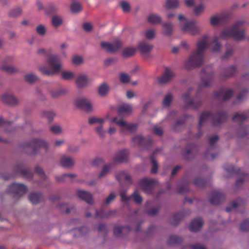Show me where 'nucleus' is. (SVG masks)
<instances>
[{
    "label": "nucleus",
    "instance_id": "4d7b16f0",
    "mask_svg": "<svg viewBox=\"0 0 249 249\" xmlns=\"http://www.w3.org/2000/svg\"><path fill=\"white\" fill-rule=\"evenodd\" d=\"M22 13L20 8H16L12 10L9 13V16L11 18H16L19 16Z\"/></svg>",
    "mask_w": 249,
    "mask_h": 249
},
{
    "label": "nucleus",
    "instance_id": "603ef678",
    "mask_svg": "<svg viewBox=\"0 0 249 249\" xmlns=\"http://www.w3.org/2000/svg\"><path fill=\"white\" fill-rule=\"evenodd\" d=\"M163 27L164 30V35L166 36H170L172 34L173 26L172 25L169 23H165L163 24Z\"/></svg>",
    "mask_w": 249,
    "mask_h": 249
},
{
    "label": "nucleus",
    "instance_id": "473e14b6",
    "mask_svg": "<svg viewBox=\"0 0 249 249\" xmlns=\"http://www.w3.org/2000/svg\"><path fill=\"white\" fill-rule=\"evenodd\" d=\"M160 151V149H157L155 150L154 151L152 155H151L150 157V159L151 160L152 162V169L151 172L152 174H156L157 173L159 168V165L157 161L154 159V157L157 153H159Z\"/></svg>",
    "mask_w": 249,
    "mask_h": 249
},
{
    "label": "nucleus",
    "instance_id": "2f4dec72",
    "mask_svg": "<svg viewBox=\"0 0 249 249\" xmlns=\"http://www.w3.org/2000/svg\"><path fill=\"white\" fill-rule=\"evenodd\" d=\"M189 191V183L185 182L184 179H182L177 187V193L181 194L188 192Z\"/></svg>",
    "mask_w": 249,
    "mask_h": 249
},
{
    "label": "nucleus",
    "instance_id": "79ce46f5",
    "mask_svg": "<svg viewBox=\"0 0 249 249\" xmlns=\"http://www.w3.org/2000/svg\"><path fill=\"white\" fill-rule=\"evenodd\" d=\"M182 239L181 237L176 235H171L167 241V244L170 245L178 244L181 243Z\"/></svg>",
    "mask_w": 249,
    "mask_h": 249
},
{
    "label": "nucleus",
    "instance_id": "69168bd1",
    "mask_svg": "<svg viewBox=\"0 0 249 249\" xmlns=\"http://www.w3.org/2000/svg\"><path fill=\"white\" fill-rule=\"evenodd\" d=\"M134 197V201L137 204H141L142 201V197L140 195V194L137 191L134 192L131 195V197Z\"/></svg>",
    "mask_w": 249,
    "mask_h": 249
},
{
    "label": "nucleus",
    "instance_id": "c9c22d12",
    "mask_svg": "<svg viewBox=\"0 0 249 249\" xmlns=\"http://www.w3.org/2000/svg\"><path fill=\"white\" fill-rule=\"evenodd\" d=\"M136 49L133 47H128L124 48L122 52V55L124 57L128 58L133 56L136 53Z\"/></svg>",
    "mask_w": 249,
    "mask_h": 249
},
{
    "label": "nucleus",
    "instance_id": "423d86ee",
    "mask_svg": "<svg viewBox=\"0 0 249 249\" xmlns=\"http://www.w3.org/2000/svg\"><path fill=\"white\" fill-rule=\"evenodd\" d=\"M178 20L180 22L181 30L184 32H189L192 35H195L199 33V29L196 25L195 20L188 21L183 15L178 16Z\"/></svg>",
    "mask_w": 249,
    "mask_h": 249
},
{
    "label": "nucleus",
    "instance_id": "09e8293b",
    "mask_svg": "<svg viewBox=\"0 0 249 249\" xmlns=\"http://www.w3.org/2000/svg\"><path fill=\"white\" fill-rule=\"evenodd\" d=\"M111 166V164H107L105 165L103 167L101 173L99 174V178H101L107 175L110 171Z\"/></svg>",
    "mask_w": 249,
    "mask_h": 249
},
{
    "label": "nucleus",
    "instance_id": "f8f14e48",
    "mask_svg": "<svg viewBox=\"0 0 249 249\" xmlns=\"http://www.w3.org/2000/svg\"><path fill=\"white\" fill-rule=\"evenodd\" d=\"M132 141L135 144L145 148H148L152 144V140L150 136L143 137L139 135L132 139Z\"/></svg>",
    "mask_w": 249,
    "mask_h": 249
},
{
    "label": "nucleus",
    "instance_id": "72a5a7b5",
    "mask_svg": "<svg viewBox=\"0 0 249 249\" xmlns=\"http://www.w3.org/2000/svg\"><path fill=\"white\" fill-rule=\"evenodd\" d=\"M109 87L106 83L101 84L98 89V92L101 96H105L109 92Z\"/></svg>",
    "mask_w": 249,
    "mask_h": 249
},
{
    "label": "nucleus",
    "instance_id": "9d476101",
    "mask_svg": "<svg viewBox=\"0 0 249 249\" xmlns=\"http://www.w3.org/2000/svg\"><path fill=\"white\" fill-rule=\"evenodd\" d=\"M212 67L208 66L203 69L201 72V79L203 86L208 87L210 86L213 77V73L212 72Z\"/></svg>",
    "mask_w": 249,
    "mask_h": 249
},
{
    "label": "nucleus",
    "instance_id": "f704fd0d",
    "mask_svg": "<svg viewBox=\"0 0 249 249\" xmlns=\"http://www.w3.org/2000/svg\"><path fill=\"white\" fill-rule=\"evenodd\" d=\"M132 109V106L129 104H123L120 106L118 108L119 114H129Z\"/></svg>",
    "mask_w": 249,
    "mask_h": 249
},
{
    "label": "nucleus",
    "instance_id": "6ab92c4d",
    "mask_svg": "<svg viewBox=\"0 0 249 249\" xmlns=\"http://www.w3.org/2000/svg\"><path fill=\"white\" fill-rule=\"evenodd\" d=\"M60 163L62 167L67 169L71 168L75 164V162L72 158L65 155L61 157L60 160Z\"/></svg>",
    "mask_w": 249,
    "mask_h": 249
},
{
    "label": "nucleus",
    "instance_id": "8fccbe9b",
    "mask_svg": "<svg viewBox=\"0 0 249 249\" xmlns=\"http://www.w3.org/2000/svg\"><path fill=\"white\" fill-rule=\"evenodd\" d=\"M21 176L27 179H31L33 178V174L29 170L22 169L18 171Z\"/></svg>",
    "mask_w": 249,
    "mask_h": 249
},
{
    "label": "nucleus",
    "instance_id": "4c0bfd02",
    "mask_svg": "<svg viewBox=\"0 0 249 249\" xmlns=\"http://www.w3.org/2000/svg\"><path fill=\"white\" fill-rule=\"evenodd\" d=\"M196 147L194 144H189L187 145L186 149L183 153V155L186 160H190L189 156L193 152L194 150H196Z\"/></svg>",
    "mask_w": 249,
    "mask_h": 249
},
{
    "label": "nucleus",
    "instance_id": "c03bdc74",
    "mask_svg": "<svg viewBox=\"0 0 249 249\" xmlns=\"http://www.w3.org/2000/svg\"><path fill=\"white\" fill-rule=\"evenodd\" d=\"M184 214L182 212H179L175 213L173 216L172 224L175 226L178 224L184 217Z\"/></svg>",
    "mask_w": 249,
    "mask_h": 249
},
{
    "label": "nucleus",
    "instance_id": "aec40b11",
    "mask_svg": "<svg viewBox=\"0 0 249 249\" xmlns=\"http://www.w3.org/2000/svg\"><path fill=\"white\" fill-rule=\"evenodd\" d=\"M236 72V69L234 66L224 69L221 72L220 76L222 79H226L233 76Z\"/></svg>",
    "mask_w": 249,
    "mask_h": 249
},
{
    "label": "nucleus",
    "instance_id": "a878e982",
    "mask_svg": "<svg viewBox=\"0 0 249 249\" xmlns=\"http://www.w3.org/2000/svg\"><path fill=\"white\" fill-rule=\"evenodd\" d=\"M77 195L79 198L85 201L88 203L89 204H93V198L89 193L83 190H78L77 191Z\"/></svg>",
    "mask_w": 249,
    "mask_h": 249
},
{
    "label": "nucleus",
    "instance_id": "5fc2aeb1",
    "mask_svg": "<svg viewBox=\"0 0 249 249\" xmlns=\"http://www.w3.org/2000/svg\"><path fill=\"white\" fill-rule=\"evenodd\" d=\"M35 173L37 174L40 178L42 181L46 179V175L43 169L38 166L36 167Z\"/></svg>",
    "mask_w": 249,
    "mask_h": 249
},
{
    "label": "nucleus",
    "instance_id": "cd10ccee",
    "mask_svg": "<svg viewBox=\"0 0 249 249\" xmlns=\"http://www.w3.org/2000/svg\"><path fill=\"white\" fill-rule=\"evenodd\" d=\"M2 101L8 105H15L18 104L17 99L12 94H5L2 96Z\"/></svg>",
    "mask_w": 249,
    "mask_h": 249
},
{
    "label": "nucleus",
    "instance_id": "37998d69",
    "mask_svg": "<svg viewBox=\"0 0 249 249\" xmlns=\"http://www.w3.org/2000/svg\"><path fill=\"white\" fill-rule=\"evenodd\" d=\"M58 8L53 3H49L45 8V13L47 15H50L57 11Z\"/></svg>",
    "mask_w": 249,
    "mask_h": 249
},
{
    "label": "nucleus",
    "instance_id": "f257e3e1",
    "mask_svg": "<svg viewBox=\"0 0 249 249\" xmlns=\"http://www.w3.org/2000/svg\"><path fill=\"white\" fill-rule=\"evenodd\" d=\"M208 36L205 35L201 40L197 42V50L192 53L185 63L186 69L195 68L200 66L203 64L204 52L208 46Z\"/></svg>",
    "mask_w": 249,
    "mask_h": 249
},
{
    "label": "nucleus",
    "instance_id": "7c9ffc66",
    "mask_svg": "<svg viewBox=\"0 0 249 249\" xmlns=\"http://www.w3.org/2000/svg\"><path fill=\"white\" fill-rule=\"evenodd\" d=\"M153 48L152 45L145 42H141L138 45V48L142 54L150 52Z\"/></svg>",
    "mask_w": 249,
    "mask_h": 249
},
{
    "label": "nucleus",
    "instance_id": "a211bd4d",
    "mask_svg": "<svg viewBox=\"0 0 249 249\" xmlns=\"http://www.w3.org/2000/svg\"><path fill=\"white\" fill-rule=\"evenodd\" d=\"M200 89L197 91L196 95L192 100H189L185 104V107H191L194 109H198L201 106L202 101L200 99L198 98V95L199 93Z\"/></svg>",
    "mask_w": 249,
    "mask_h": 249
},
{
    "label": "nucleus",
    "instance_id": "39448f33",
    "mask_svg": "<svg viewBox=\"0 0 249 249\" xmlns=\"http://www.w3.org/2000/svg\"><path fill=\"white\" fill-rule=\"evenodd\" d=\"M48 65L52 67V70H49L45 67L39 68V71L43 75L50 76L58 72L61 68L60 58L58 55H51L47 60Z\"/></svg>",
    "mask_w": 249,
    "mask_h": 249
},
{
    "label": "nucleus",
    "instance_id": "2eb2a0df",
    "mask_svg": "<svg viewBox=\"0 0 249 249\" xmlns=\"http://www.w3.org/2000/svg\"><path fill=\"white\" fill-rule=\"evenodd\" d=\"M233 91L231 89H226L224 88H221L218 91L214 93V96L218 100L223 101L228 100L233 95Z\"/></svg>",
    "mask_w": 249,
    "mask_h": 249
},
{
    "label": "nucleus",
    "instance_id": "393cba45",
    "mask_svg": "<svg viewBox=\"0 0 249 249\" xmlns=\"http://www.w3.org/2000/svg\"><path fill=\"white\" fill-rule=\"evenodd\" d=\"M115 176L116 179L120 183L124 180L126 181L129 185L131 184L133 182L131 176L124 171H120L117 172Z\"/></svg>",
    "mask_w": 249,
    "mask_h": 249
},
{
    "label": "nucleus",
    "instance_id": "4468645a",
    "mask_svg": "<svg viewBox=\"0 0 249 249\" xmlns=\"http://www.w3.org/2000/svg\"><path fill=\"white\" fill-rule=\"evenodd\" d=\"M218 139L219 138L217 135H214L210 138L209 143L211 147L207 150L205 154L206 159L213 160L216 157V155L213 153L212 151L215 148L214 144L218 141Z\"/></svg>",
    "mask_w": 249,
    "mask_h": 249
},
{
    "label": "nucleus",
    "instance_id": "338daca9",
    "mask_svg": "<svg viewBox=\"0 0 249 249\" xmlns=\"http://www.w3.org/2000/svg\"><path fill=\"white\" fill-rule=\"evenodd\" d=\"M242 200L241 198L237 199V202L235 201L233 202L230 206L226 208V212H230L232 210V209L237 208L238 205L240 204V201Z\"/></svg>",
    "mask_w": 249,
    "mask_h": 249
},
{
    "label": "nucleus",
    "instance_id": "c756f323",
    "mask_svg": "<svg viewBox=\"0 0 249 249\" xmlns=\"http://www.w3.org/2000/svg\"><path fill=\"white\" fill-rule=\"evenodd\" d=\"M76 177V175L74 174H65L61 176H56L55 178L59 182H65L72 181Z\"/></svg>",
    "mask_w": 249,
    "mask_h": 249
},
{
    "label": "nucleus",
    "instance_id": "de8ad7c7",
    "mask_svg": "<svg viewBox=\"0 0 249 249\" xmlns=\"http://www.w3.org/2000/svg\"><path fill=\"white\" fill-rule=\"evenodd\" d=\"M105 121L104 119L96 117L95 116H92L89 118V123L90 124H99L100 125L103 124Z\"/></svg>",
    "mask_w": 249,
    "mask_h": 249
},
{
    "label": "nucleus",
    "instance_id": "dca6fc26",
    "mask_svg": "<svg viewBox=\"0 0 249 249\" xmlns=\"http://www.w3.org/2000/svg\"><path fill=\"white\" fill-rule=\"evenodd\" d=\"M156 180L153 179L142 178L140 182V186L146 193L151 192Z\"/></svg>",
    "mask_w": 249,
    "mask_h": 249
},
{
    "label": "nucleus",
    "instance_id": "3c124183",
    "mask_svg": "<svg viewBox=\"0 0 249 249\" xmlns=\"http://www.w3.org/2000/svg\"><path fill=\"white\" fill-rule=\"evenodd\" d=\"M194 184L197 188H202L204 187L207 184V181L206 180L203 178H196L194 181Z\"/></svg>",
    "mask_w": 249,
    "mask_h": 249
},
{
    "label": "nucleus",
    "instance_id": "c85d7f7f",
    "mask_svg": "<svg viewBox=\"0 0 249 249\" xmlns=\"http://www.w3.org/2000/svg\"><path fill=\"white\" fill-rule=\"evenodd\" d=\"M29 200L34 204H36L43 200V196L40 193H35L29 196Z\"/></svg>",
    "mask_w": 249,
    "mask_h": 249
},
{
    "label": "nucleus",
    "instance_id": "412c9836",
    "mask_svg": "<svg viewBox=\"0 0 249 249\" xmlns=\"http://www.w3.org/2000/svg\"><path fill=\"white\" fill-rule=\"evenodd\" d=\"M204 222L202 218H196L192 221L190 225V230L193 232H197L199 231L202 228Z\"/></svg>",
    "mask_w": 249,
    "mask_h": 249
},
{
    "label": "nucleus",
    "instance_id": "49530a36",
    "mask_svg": "<svg viewBox=\"0 0 249 249\" xmlns=\"http://www.w3.org/2000/svg\"><path fill=\"white\" fill-rule=\"evenodd\" d=\"M67 90L66 89H60L51 92L52 96L53 98H57L66 93Z\"/></svg>",
    "mask_w": 249,
    "mask_h": 249
},
{
    "label": "nucleus",
    "instance_id": "7ed1b4c3",
    "mask_svg": "<svg viewBox=\"0 0 249 249\" xmlns=\"http://www.w3.org/2000/svg\"><path fill=\"white\" fill-rule=\"evenodd\" d=\"M243 20H239L236 22L233 26L229 28H226L222 30L221 37L226 39L229 37H232L235 40H241L245 38L244 30H240V27L244 23Z\"/></svg>",
    "mask_w": 249,
    "mask_h": 249
},
{
    "label": "nucleus",
    "instance_id": "0eeeda50",
    "mask_svg": "<svg viewBox=\"0 0 249 249\" xmlns=\"http://www.w3.org/2000/svg\"><path fill=\"white\" fill-rule=\"evenodd\" d=\"M102 49L109 53H115L120 51L123 46L122 41L117 39L113 43L102 41L100 43Z\"/></svg>",
    "mask_w": 249,
    "mask_h": 249
},
{
    "label": "nucleus",
    "instance_id": "bf43d9fd",
    "mask_svg": "<svg viewBox=\"0 0 249 249\" xmlns=\"http://www.w3.org/2000/svg\"><path fill=\"white\" fill-rule=\"evenodd\" d=\"M218 41V38L215 36L213 40V43H214V45L213 48V51L214 52H219L221 50V44Z\"/></svg>",
    "mask_w": 249,
    "mask_h": 249
},
{
    "label": "nucleus",
    "instance_id": "864d4df0",
    "mask_svg": "<svg viewBox=\"0 0 249 249\" xmlns=\"http://www.w3.org/2000/svg\"><path fill=\"white\" fill-rule=\"evenodd\" d=\"M41 116L42 118H46L48 121H51L53 119L55 114L51 111H43Z\"/></svg>",
    "mask_w": 249,
    "mask_h": 249
},
{
    "label": "nucleus",
    "instance_id": "6e6d98bb",
    "mask_svg": "<svg viewBox=\"0 0 249 249\" xmlns=\"http://www.w3.org/2000/svg\"><path fill=\"white\" fill-rule=\"evenodd\" d=\"M178 5V0H167L166 7L167 9L176 8Z\"/></svg>",
    "mask_w": 249,
    "mask_h": 249
},
{
    "label": "nucleus",
    "instance_id": "5701e85b",
    "mask_svg": "<svg viewBox=\"0 0 249 249\" xmlns=\"http://www.w3.org/2000/svg\"><path fill=\"white\" fill-rule=\"evenodd\" d=\"M13 60V58L11 57H7L6 58L3 65H2L0 68L1 69L7 73L12 74L17 72V70L14 67L7 66L6 64H10Z\"/></svg>",
    "mask_w": 249,
    "mask_h": 249
},
{
    "label": "nucleus",
    "instance_id": "1a4fd4ad",
    "mask_svg": "<svg viewBox=\"0 0 249 249\" xmlns=\"http://www.w3.org/2000/svg\"><path fill=\"white\" fill-rule=\"evenodd\" d=\"M27 191V187L23 184L14 183L11 184L8 189V193L14 195V197L21 196Z\"/></svg>",
    "mask_w": 249,
    "mask_h": 249
},
{
    "label": "nucleus",
    "instance_id": "f3484780",
    "mask_svg": "<svg viewBox=\"0 0 249 249\" xmlns=\"http://www.w3.org/2000/svg\"><path fill=\"white\" fill-rule=\"evenodd\" d=\"M225 196L222 193L213 191L209 198L211 203L213 205H218L224 201Z\"/></svg>",
    "mask_w": 249,
    "mask_h": 249
},
{
    "label": "nucleus",
    "instance_id": "f03ea898",
    "mask_svg": "<svg viewBox=\"0 0 249 249\" xmlns=\"http://www.w3.org/2000/svg\"><path fill=\"white\" fill-rule=\"evenodd\" d=\"M227 117V113L224 110L219 111L215 114H212L209 111L202 113L199 118L198 132L195 137L198 138L203 134L201 127L209 119H211L213 125L218 126L222 123L226 121Z\"/></svg>",
    "mask_w": 249,
    "mask_h": 249
},
{
    "label": "nucleus",
    "instance_id": "680f3d73",
    "mask_svg": "<svg viewBox=\"0 0 249 249\" xmlns=\"http://www.w3.org/2000/svg\"><path fill=\"white\" fill-rule=\"evenodd\" d=\"M25 79L27 82L32 83L37 80V77L34 74L29 73L25 76Z\"/></svg>",
    "mask_w": 249,
    "mask_h": 249
},
{
    "label": "nucleus",
    "instance_id": "774afa93",
    "mask_svg": "<svg viewBox=\"0 0 249 249\" xmlns=\"http://www.w3.org/2000/svg\"><path fill=\"white\" fill-rule=\"evenodd\" d=\"M240 229L242 231L249 230V219L245 220L240 225Z\"/></svg>",
    "mask_w": 249,
    "mask_h": 249
},
{
    "label": "nucleus",
    "instance_id": "13d9d810",
    "mask_svg": "<svg viewBox=\"0 0 249 249\" xmlns=\"http://www.w3.org/2000/svg\"><path fill=\"white\" fill-rule=\"evenodd\" d=\"M173 97L170 93L168 94L165 97L163 101V104L164 107H169L173 100Z\"/></svg>",
    "mask_w": 249,
    "mask_h": 249
},
{
    "label": "nucleus",
    "instance_id": "a19ab883",
    "mask_svg": "<svg viewBox=\"0 0 249 249\" xmlns=\"http://www.w3.org/2000/svg\"><path fill=\"white\" fill-rule=\"evenodd\" d=\"M96 216L100 218H108L111 214L112 211L105 212L104 210H95Z\"/></svg>",
    "mask_w": 249,
    "mask_h": 249
},
{
    "label": "nucleus",
    "instance_id": "0e129e2a",
    "mask_svg": "<svg viewBox=\"0 0 249 249\" xmlns=\"http://www.w3.org/2000/svg\"><path fill=\"white\" fill-rule=\"evenodd\" d=\"M82 8L80 3L77 2H73L71 4V9L72 12L77 13L81 11Z\"/></svg>",
    "mask_w": 249,
    "mask_h": 249
},
{
    "label": "nucleus",
    "instance_id": "052dcab7",
    "mask_svg": "<svg viewBox=\"0 0 249 249\" xmlns=\"http://www.w3.org/2000/svg\"><path fill=\"white\" fill-rule=\"evenodd\" d=\"M184 125V121L182 120H178L174 125L173 129L175 131H179Z\"/></svg>",
    "mask_w": 249,
    "mask_h": 249
},
{
    "label": "nucleus",
    "instance_id": "20e7f679",
    "mask_svg": "<svg viewBox=\"0 0 249 249\" xmlns=\"http://www.w3.org/2000/svg\"><path fill=\"white\" fill-rule=\"evenodd\" d=\"M24 152L29 154L35 155L37 153L38 151L42 148L45 152L48 149V144L45 141L40 139H33L28 142L22 143L20 145Z\"/></svg>",
    "mask_w": 249,
    "mask_h": 249
},
{
    "label": "nucleus",
    "instance_id": "58836bf2",
    "mask_svg": "<svg viewBox=\"0 0 249 249\" xmlns=\"http://www.w3.org/2000/svg\"><path fill=\"white\" fill-rule=\"evenodd\" d=\"M227 18V16H213L211 18L210 23L212 26L217 25L219 23L222 22L225 20V18Z\"/></svg>",
    "mask_w": 249,
    "mask_h": 249
},
{
    "label": "nucleus",
    "instance_id": "e433bc0d",
    "mask_svg": "<svg viewBox=\"0 0 249 249\" xmlns=\"http://www.w3.org/2000/svg\"><path fill=\"white\" fill-rule=\"evenodd\" d=\"M148 21L152 24H159L161 22V18L156 14H151L147 18Z\"/></svg>",
    "mask_w": 249,
    "mask_h": 249
},
{
    "label": "nucleus",
    "instance_id": "e2e57ef3",
    "mask_svg": "<svg viewBox=\"0 0 249 249\" xmlns=\"http://www.w3.org/2000/svg\"><path fill=\"white\" fill-rule=\"evenodd\" d=\"M225 170L229 173L240 174V169H236L232 165H228L225 167Z\"/></svg>",
    "mask_w": 249,
    "mask_h": 249
},
{
    "label": "nucleus",
    "instance_id": "9b49d317",
    "mask_svg": "<svg viewBox=\"0 0 249 249\" xmlns=\"http://www.w3.org/2000/svg\"><path fill=\"white\" fill-rule=\"evenodd\" d=\"M248 118V116L244 114H239L236 113L233 117L232 120L234 122H237L240 124L238 136L240 137H244L247 135V129L242 126V124Z\"/></svg>",
    "mask_w": 249,
    "mask_h": 249
},
{
    "label": "nucleus",
    "instance_id": "b1692460",
    "mask_svg": "<svg viewBox=\"0 0 249 249\" xmlns=\"http://www.w3.org/2000/svg\"><path fill=\"white\" fill-rule=\"evenodd\" d=\"M174 76V73L168 68L165 69V71L162 75L159 78V80L160 83L164 84L168 82Z\"/></svg>",
    "mask_w": 249,
    "mask_h": 249
},
{
    "label": "nucleus",
    "instance_id": "4be33fe9",
    "mask_svg": "<svg viewBox=\"0 0 249 249\" xmlns=\"http://www.w3.org/2000/svg\"><path fill=\"white\" fill-rule=\"evenodd\" d=\"M129 152L126 149H124L119 151L114 159L116 162L121 163L127 161L128 157Z\"/></svg>",
    "mask_w": 249,
    "mask_h": 249
},
{
    "label": "nucleus",
    "instance_id": "a18cd8bd",
    "mask_svg": "<svg viewBox=\"0 0 249 249\" xmlns=\"http://www.w3.org/2000/svg\"><path fill=\"white\" fill-rule=\"evenodd\" d=\"M249 180V175L248 174L243 173L242 177L238 178L236 183L235 185L237 187L241 186L245 181Z\"/></svg>",
    "mask_w": 249,
    "mask_h": 249
},
{
    "label": "nucleus",
    "instance_id": "bb28decb",
    "mask_svg": "<svg viewBox=\"0 0 249 249\" xmlns=\"http://www.w3.org/2000/svg\"><path fill=\"white\" fill-rule=\"evenodd\" d=\"M89 82V80L87 75L81 74L77 78L75 83L77 88L81 89L86 86Z\"/></svg>",
    "mask_w": 249,
    "mask_h": 249
},
{
    "label": "nucleus",
    "instance_id": "ea45409f",
    "mask_svg": "<svg viewBox=\"0 0 249 249\" xmlns=\"http://www.w3.org/2000/svg\"><path fill=\"white\" fill-rule=\"evenodd\" d=\"M63 23L62 18L57 15H54L52 18V24L54 27H58Z\"/></svg>",
    "mask_w": 249,
    "mask_h": 249
},
{
    "label": "nucleus",
    "instance_id": "ddd939ff",
    "mask_svg": "<svg viewBox=\"0 0 249 249\" xmlns=\"http://www.w3.org/2000/svg\"><path fill=\"white\" fill-rule=\"evenodd\" d=\"M77 107L88 112L92 111L93 107L91 102L86 98H80L75 101Z\"/></svg>",
    "mask_w": 249,
    "mask_h": 249
},
{
    "label": "nucleus",
    "instance_id": "6e6552de",
    "mask_svg": "<svg viewBox=\"0 0 249 249\" xmlns=\"http://www.w3.org/2000/svg\"><path fill=\"white\" fill-rule=\"evenodd\" d=\"M112 122L116 124L121 128V133H125L128 131L133 133L136 131L138 128V124L136 123H126L124 120H118L117 117H115L112 120Z\"/></svg>",
    "mask_w": 249,
    "mask_h": 249
}]
</instances>
